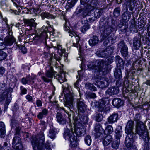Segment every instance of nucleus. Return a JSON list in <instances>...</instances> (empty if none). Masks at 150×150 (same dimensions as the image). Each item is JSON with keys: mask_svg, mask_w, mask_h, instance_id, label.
I'll return each instance as SVG.
<instances>
[{"mask_svg": "<svg viewBox=\"0 0 150 150\" xmlns=\"http://www.w3.org/2000/svg\"><path fill=\"white\" fill-rule=\"evenodd\" d=\"M48 113V110L46 108H44L37 115L38 118L39 119H41L43 117L46 116Z\"/></svg>", "mask_w": 150, "mask_h": 150, "instance_id": "obj_29", "label": "nucleus"}, {"mask_svg": "<svg viewBox=\"0 0 150 150\" xmlns=\"http://www.w3.org/2000/svg\"><path fill=\"white\" fill-rule=\"evenodd\" d=\"M120 139H117L115 141H114L112 145V147L113 148L117 149L119 147V144Z\"/></svg>", "mask_w": 150, "mask_h": 150, "instance_id": "obj_46", "label": "nucleus"}, {"mask_svg": "<svg viewBox=\"0 0 150 150\" xmlns=\"http://www.w3.org/2000/svg\"><path fill=\"white\" fill-rule=\"evenodd\" d=\"M70 142V144L72 147H75L78 144L77 141V137L76 136L74 137L71 139V140H69Z\"/></svg>", "mask_w": 150, "mask_h": 150, "instance_id": "obj_37", "label": "nucleus"}, {"mask_svg": "<svg viewBox=\"0 0 150 150\" xmlns=\"http://www.w3.org/2000/svg\"><path fill=\"white\" fill-rule=\"evenodd\" d=\"M114 57H109L107 61L97 60L96 62V65L93 63L88 64L87 66L90 69L94 70L95 72H98L100 75H105L107 73L108 66L113 62Z\"/></svg>", "mask_w": 150, "mask_h": 150, "instance_id": "obj_2", "label": "nucleus"}, {"mask_svg": "<svg viewBox=\"0 0 150 150\" xmlns=\"http://www.w3.org/2000/svg\"><path fill=\"white\" fill-rule=\"evenodd\" d=\"M135 120L137 121V124H138V123L139 122H142V121H140V115L139 114H137L135 117Z\"/></svg>", "mask_w": 150, "mask_h": 150, "instance_id": "obj_59", "label": "nucleus"}, {"mask_svg": "<svg viewBox=\"0 0 150 150\" xmlns=\"http://www.w3.org/2000/svg\"><path fill=\"white\" fill-rule=\"evenodd\" d=\"M96 120L97 122H100L102 121L103 116L101 114H97L95 117Z\"/></svg>", "mask_w": 150, "mask_h": 150, "instance_id": "obj_45", "label": "nucleus"}, {"mask_svg": "<svg viewBox=\"0 0 150 150\" xmlns=\"http://www.w3.org/2000/svg\"><path fill=\"white\" fill-rule=\"evenodd\" d=\"M5 130V127L4 123L2 122H0V131H4Z\"/></svg>", "mask_w": 150, "mask_h": 150, "instance_id": "obj_57", "label": "nucleus"}, {"mask_svg": "<svg viewBox=\"0 0 150 150\" xmlns=\"http://www.w3.org/2000/svg\"><path fill=\"white\" fill-rule=\"evenodd\" d=\"M144 142V149L143 150H150L149 145L150 144L149 142V138H148L147 139L146 138H144L143 139Z\"/></svg>", "mask_w": 150, "mask_h": 150, "instance_id": "obj_38", "label": "nucleus"}, {"mask_svg": "<svg viewBox=\"0 0 150 150\" xmlns=\"http://www.w3.org/2000/svg\"><path fill=\"white\" fill-rule=\"evenodd\" d=\"M45 137L43 133L41 132L38 134L36 137L33 136L31 143L34 150H52L48 143L43 144Z\"/></svg>", "mask_w": 150, "mask_h": 150, "instance_id": "obj_3", "label": "nucleus"}, {"mask_svg": "<svg viewBox=\"0 0 150 150\" xmlns=\"http://www.w3.org/2000/svg\"><path fill=\"white\" fill-rule=\"evenodd\" d=\"M119 92V88L116 87H111L106 91V94L111 96L117 94Z\"/></svg>", "mask_w": 150, "mask_h": 150, "instance_id": "obj_22", "label": "nucleus"}, {"mask_svg": "<svg viewBox=\"0 0 150 150\" xmlns=\"http://www.w3.org/2000/svg\"><path fill=\"white\" fill-rule=\"evenodd\" d=\"M56 118L57 121L60 124L63 125L66 124V120L60 113L58 112L57 113Z\"/></svg>", "mask_w": 150, "mask_h": 150, "instance_id": "obj_27", "label": "nucleus"}, {"mask_svg": "<svg viewBox=\"0 0 150 150\" xmlns=\"http://www.w3.org/2000/svg\"><path fill=\"white\" fill-rule=\"evenodd\" d=\"M21 91V95L26 94L27 93V90L25 88H24L22 86H21L20 87Z\"/></svg>", "mask_w": 150, "mask_h": 150, "instance_id": "obj_54", "label": "nucleus"}, {"mask_svg": "<svg viewBox=\"0 0 150 150\" xmlns=\"http://www.w3.org/2000/svg\"><path fill=\"white\" fill-rule=\"evenodd\" d=\"M85 87L87 89H88L92 91H96V88L94 87L93 84L90 83H87L85 85Z\"/></svg>", "mask_w": 150, "mask_h": 150, "instance_id": "obj_40", "label": "nucleus"}, {"mask_svg": "<svg viewBox=\"0 0 150 150\" xmlns=\"http://www.w3.org/2000/svg\"><path fill=\"white\" fill-rule=\"evenodd\" d=\"M89 1V0H81L80 3L81 5L86 6L88 5L87 3Z\"/></svg>", "mask_w": 150, "mask_h": 150, "instance_id": "obj_58", "label": "nucleus"}, {"mask_svg": "<svg viewBox=\"0 0 150 150\" xmlns=\"http://www.w3.org/2000/svg\"><path fill=\"white\" fill-rule=\"evenodd\" d=\"M132 134H130V136L128 135L126 137L125 141V145L127 147H130L129 150H137L136 146L133 145V139Z\"/></svg>", "mask_w": 150, "mask_h": 150, "instance_id": "obj_8", "label": "nucleus"}, {"mask_svg": "<svg viewBox=\"0 0 150 150\" xmlns=\"http://www.w3.org/2000/svg\"><path fill=\"white\" fill-rule=\"evenodd\" d=\"M69 125L70 129H69L67 128H65L64 134V138L66 140H71V139L74 137L76 136L74 135L73 134V131L71 123H70Z\"/></svg>", "mask_w": 150, "mask_h": 150, "instance_id": "obj_9", "label": "nucleus"}, {"mask_svg": "<svg viewBox=\"0 0 150 150\" xmlns=\"http://www.w3.org/2000/svg\"><path fill=\"white\" fill-rule=\"evenodd\" d=\"M57 134L55 129L52 127H51L49 130L48 136L51 139H54Z\"/></svg>", "mask_w": 150, "mask_h": 150, "instance_id": "obj_34", "label": "nucleus"}, {"mask_svg": "<svg viewBox=\"0 0 150 150\" xmlns=\"http://www.w3.org/2000/svg\"><path fill=\"white\" fill-rule=\"evenodd\" d=\"M77 106L79 112H84L86 109V105L84 102L81 99L78 100L77 101Z\"/></svg>", "mask_w": 150, "mask_h": 150, "instance_id": "obj_15", "label": "nucleus"}, {"mask_svg": "<svg viewBox=\"0 0 150 150\" xmlns=\"http://www.w3.org/2000/svg\"><path fill=\"white\" fill-rule=\"evenodd\" d=\"M58 81L60 83H62L64 81H66V79L64 77H63L62 75H59L58 77Z\"/></svg>", "mask_w": 150, "mask_h": 150, "instance_id": "obj_55", "label": "nucleus"}, {"mask_svg": "<svg viewBox=\"0 0 150 150\" xmlns=\"http://www.w3.org/2000/svg\"><path fill=\"white\" fill-rule=\"evenodd\" d=\"M118 119V114L117 113L115 112L107 118V122L109 124H113L117 122Z\"/></svg>", "mask_w": 150, "mask_h": 150, "instance_id": "obj_21", "label": "nucleus"}, {"mask_svg": "<svg viewBox=\"0 0 150 150\" xmlns=\"http://www.w3.org/2000/svg\"><path fill=\"white\" fill-rule=\"evenodd\" d=\"M130 30L131 32L136 33L137 32L136 26L134 24H132L130 27Z\"/></svg>", "mask_w": 150, "mask_h": 150, "instance_id": "obj_52", "label": "nucleus"}, {"mask_svg": "<svg viewBox=\"0 0 150 150\" xmlns=\"http://www.w3.org/2000/svg\"><path fill=\"white\" fill-rule=\"evenodd\" d=\"M41 78L46 82H48L51 81V80L46 77L45 76H43L41 77Z\"/></svg>", "mask_w": 150, "mask_h": 150, "instance_id": "obj_63", "label": "nucleus"}, {"mask_svg": "<svg viewBox=\"0 0 150 150\" xmlns=\"http://www.w3.org/2000/svg\"><path fill=\"white\" fill-rule=\"evenodd\" d=\"M136 134H138L141 139H143L146 138L147 139L149 137L147 130L144 124L142 122H139L136 124L135 127Z\"/></svg>", "mask_w": 150, "mask_h": 150, "instance_id": "obj_6", "label": "nucleus"}, {"mask_svg": "<svg viewBox=\"0 0 150 150\" xmlns=\"http://www.w3.org/2000/svg\"><path fill=\"white\" fill-rule=\"evenodd\" d=\"M96 95L94 93H88L86 96V97L88 98H94L96 97Z\"/></svg>", "mask_w": 150, "mask_h": 150, "instance_id": "obj_48", "label": "nucleus"}, {"mask_svg": "<svg viewBox=\"0 0 150 150\" xmlns=\"http://www.w3.org/2000/svg\"><path fill=\"white\" fill-rule=\"evenodd\" d=\"M36 76H27V79L28 81V84H33L35 81Z\"/></svg>", "mask_w": 150, "mask_h": 150, "instance_id": "obj_36", "label": "nucleus"}, {"mask_svg": "<svg viewBox=\"0 0 150 150\" xmlns=\"http://www.w3.org/2000/svg\"><path fill=\"white\" fill-rule=\"evenodd\" d=\"M112 138L111 135H108L103 137L102 139V143L105 146H108L112 141Z\"/></svg>", "mask_w": 150, "mask_h": 150, "instance_id": "obj_23", "label": "nucleus"}, {"mask_svg": "<svg viewBox=\"0 0 150 150\" xmlns=\"http://www.w3.org/2000/svg\"><path fill=\"white\" fill-rule=\"evenodd\" d=\"M76 40V43L75 42H73V45L75 47H78L79 45V37L78 36H76L75 37Z\"/></svg>", "mask_w": 150, "mask_h": 150, "instance_id": "obj_51", "label": "nucleus"}, {"mask_svg": "<svg viewBox=\"0 0 150 150\" xmlns=\"http://www.w3.org/2000/svg\"><path fill=\"white\" fill-rule=\"evenodd\" d=\"M99 41L98 37L96 36H93L91 38L89 41V43L90 46H93L97 44Z\"/></svg>", "mask_w": 150, "mask_h": 150, "instance_id": "obj_28", "label": "nucleus"}, {"mask_svg": "<svg viewBox=\"0 0 150 150\" xmlns=\"http://www.w3.org/2000/svg\"><path fill=\"white\" fill-rule=\"evenodd\" d=\"M114 75L115 78L120 80L122 78V75L121 70L119 69H116L114 72Z\"/></svg>", "mask_w": 150, "mask_h": 150, "instance_id": "obj_35", "label": "nucleus"}, {"mask_svg": "<svg viewBox=\"0 0 150 150\" xmlns=\"http://www.w3.org/2000/svg\"><path fill=\"white\" fill-rule=\"evenodd\" d=\"M110 82L108 78L105 77H103L100 79V81L97 83L102 88H103L108 86Z\"/></svg>", "mask_w": 150, "mask_h": 150, "instance_id": "obj_20", "label": "nucleus"}, {"mask_svg": "<svg viewBox=\"0 0 150 150\" xmlns=\"http://www.w3.org/2000/svg\"><path fill=\"white\" fill-rule=\"evenodd\" d=\"M141 44V37L136 36L133 39V45L134 48L136 49H138Z\"/></svg>", "mask_w": 150, "mask_h": 150, "instance_id": "obj_24", "label": "nucleus"}, {"mask_svg": "<svg viewBox=\"0 0 150 150\" xmlns=\"http://www.w3.org/2000/svg\"><path fill=\"white\" fill-rule=\"evenodd\" d=\"M120 7H117L115 8L113 14L114 16L117 17L120 14Z\"/></svg>", "mask_w": 150, "mask_h": 150, "instance_id": "obj_44", "label": "nucleus"}, {"mask_svg": "<svg viewBox=\"0 0 150 150\" xmlns=\"http://www.w3.org/2000/svg\"><path fill=\"white\" fill-rule=\"evenodd\" d=\"M85 143L88 145L89 146L91 143V137L89 135H87L85 137L84 139Z\"/></svg>", "mask_w": 150, "mask_h": 150, "instance_id": "obj_42", "label": "nucleus"}, {"mask_svg": "<svg viewBox=\"0 0 150 150\" xmlns=\"http://www.w3.org/2000/svg\"><path fill=\"white\" fill-rule=\"evenodd\" d=\"M21 81L23 84L25 85L27 84H28V82L27 79V76L25 78L24 77L22 78L21 79Z\"/></svg>", "mask_w": 150, "mask_h": 150, "instance_id": "obj_56", "label": "nucleus"}, {"mask_svg": "<svg viewBox=\"0 0 150 150\" xmlns=\"http://www.w3.org/2000/svg\"><path fill=\"white\" fill-rule=\"evenodd\" d=\"M113 50V48L111 47H108L102 50L97 51L96 54L100 57H108L112 54Z\"/></svg>", "mask_w": 150, "mask_h": 150, "instance_id": "obj_7", "label": "nucleus"}, {"mask_svg": "<svg viewBox=\"0 0 150 150\" xmlns=\"http://www.w3.org/2000/svg\"><path fill=\"white\" fill-rule=\"evenodd\" d=\"M12 146L14 149L16 150L20 149L22 148L21 139L19 136H15L13 138Z\"/></svg>", "mask_w": 150, "mask_h": 150, "instance_id": "obj_11", "label": "nucleus"}, {"mask_svg": "<svg viewBox=\"0 0 150 150\" xmlns=\"http://www.w3.org/2000/svg\"><path fill=\"white\" fill-rule=\"evenodd\" d=\"M118 47L121 49V52L122 56L126 57L128 54V48L125 45L123 41H122L118 44Z\"/></svg>", "mask_w": 150, "mask_h": 150, "instance_id": "obj_13", "label": "nucleus"}, {"mask_svg": "<svg viewBox=\"0 0 150 150\" xmlns=\"http://www.w3.org/2000/svg\"><path fill=\"white\" fill-rule=\"evenodd\" d=\"M90 28V25L88 24H86L83 26L81 29V31L83 33H85Z\"/></svg>", "mask_w": 150, "mask_h": 150, "instance_id": "obj_47", "label": "nucleus"}, {"mask_svg": "<svg viewBox=\"0 0 150 150\" xmlns=\"http://www.w3.org/2000/svg\"><path fill=\"white\" fill-rule=\"evenodd\" d=\"M24 23L25 26V27H27V28H25L27 30H31L32 29V27L35 25V20L33 19L25 20H24Z\"/></svg>", "mask_w": 150, "mask_h": 150, "instance_id": "obj_16", "label": "nucleus"}, {"mask_svg": "<svg viewBox=\"0 0 150 150\" xmlns=\"http://www.w3.org/2000/svg\"><path fill=\"white\" fill-rule=\"evenodd\" d=\"M134 122L132 120L129 121L126 125L125 129V133L128 135L133 134L132 130L134 128Z\"/></svg>", "mask_w": 150, "mask_h": 150, "instance_id": "obj_14", "label": "nucleus"}, {"mask_svg": "<svg viewBox=\"0 0 150 150\" xmlns=\"http://www.w3.org/2000/svg\"><path fill=\"white\" fill-rule=\"evenodd\" d=\"M54 42H53V44H51V46H52L54 48H56V49L58 50H60L61 51V49H62V47L59 44H55Z\"/></svg>", "mask_w": 150, "mask_h": 150, "instance_id": "obj_50", "label": "nucleus"}, {"mask_svg": "<svg viewBox=\"0 0 150 150\" xmlns=\"http://www.w3.org/2000/svg\"><path fill=\"white\" fill-rule=\"evenodd\" d=\"M79 81H77L76 82L74 83V87L77 89L79 92L80 89L79 87Z\"/></svg>", "mask_w": 150, "mask_h": 150, "instance_id": "obj_62", "label": "nucleus"}, {"mask_svg": "<svg viewBox=\"0 0 150 150\" xmlns=\"http://www.w3.org/2000/svg\"><path fill=\"white\" fill-rule=\"evenodd\" d=\"M36 104L38 107H41L42 105V101L40 100H37L36 101Z\"/></svg>", "mask_w": 150, "mask_h": 150, "instance_id": "obj_64", "label": "nucleus"}, {"mask_svg": "<svg viewBox=\"0 0 150 150\" xmlns=\"http://www.w3.org/2000/svg\"><path fill=\"white\" fill-rule=\"evenodd\" d=\"M55 73L53 70L50 69L47 71L46 73V75L48 77L52 78L54 75L55 74Z\"/></svg>", "mask_w": 150, "mask_h": 150, "instance_id": "obj_43", "label": "nucleus"}, {"mask_svg": "<svg viewBox=\"0 0 150 150\" xmlns=\"http://www.w3.org/2000/svg\"><path fill=\"white\" fill-rule=\"evenodd\" d=\"M47 36L46 37H45V45L48 47H53L52 46H51V44H53V43L50 42L49 44V43L47 42Z\"/></svg>", "mask_w": 150, "mask_h": 150, "instance_id": "obj_61", "label": "nucleus"}, {"mask_svg": "<svg viewBox=\"0 0 150 150\" xmlns=\"http://www.w3.org/2000/svg\"><path fill=\"white\" fill-rule=\"evenodd\" d=\"M61 18H63V19L65 21V23L64 25V30L66 31H67L69 30V27L67 26H66V23L67 22V19L66 18L65 16L64 15H63L61 17Z\"/></svg>", "mask_w": 150, "mask_h": 150, "instance_id": "obj_49", "label": "nucleus"}, {"mask_svg": "<svg viewBox=\"0 0 150 150\" xmlns=\"http://www.w3.org/2000/svg\"><path fill=\"white\" fill-rule=\"evenodd\" d=\"M8 144L6 142L4 143V146L2 147L1 148V150H8V148L7 147Z\"/></svg>", "mask_w": 150, "mask_h": 150, "instance_id": "obj_60", "label": "nucleus"}, {"mask_svg": "<svg viewBox=\"0 0 150 150\" xmlns=\"http://www.w3.org/2000/svg\"><path fill=\"white\" fill-rule=\"evenodd\" d=\"M97 103L98 107L99 108V111L100 112L105 110V101L103 100H100L96 103Z\"/></svg>", "mask_w": 150, "mask_h": 150, "instance_id": "obj_25", "label": "nucleus"}, {"mask_svg": "<svg viewBox=\"0 0 150 150\" xmlns=\"http://www.w3.org/2000/svg\"><path fill=\"white\" fill-rule=\"evenodd\" d=\"M99 29L102 36V39H104L113 31V28L108 21L102 19L99 22Z\"/></svg>", "mask_w": 150, "mask_h": 150, "instance_id": "obj_5", "label": "nucleus"}, {"mask_svg": "<svg viewBox=\"0 0 150 150\" xmlns=\"http://www.w3.org/2000/svg\"><path fill=\"white\" fill-rule=\"evenodd\" d=\"M91 8V6L90 5L85 6V8L83 9V15L85 16H89L91 14V11L92 10Z\"/></svg>", "mask_w": 150, "mask_h": 150, "instance_id": "obj_31", "label": "nucleus"}, {"mask_svg": "<svg viewBox=\"0 0 150 150\" xmlns=\"http://www.w3.org/2000/svg\"><path fill=\"white\" fill-rule=\"evenodd\" d=\"M15 41V38L11 35L7 36L4 39V44L6 47L11 45Z\"/></svg>", "mask_w": 150, "mask_h": 150, "instance_id": "obj_17", "label": "nucleus"}, {"mask_svg": "<svg viewBox=\"0 0 150 150\" xmlns=\"http://www.w3.org/2000/svg\"><path fill=\"white\" fill-rule=\"evenodd\" d=\"M126 3V11L124 12L122 15V18L124 21L127 22L130 19L131 14L133 12H131L128 11L129 10L133 12L136 9L138 4V1L136 0H125Z\"/></svg>", "mask_w": 150, "mask_h": 150, "instance_id": "obj_4", "label": "nucleus"}, {"mask_svg": "<svg viewBox=\"0 0 150 150\" xmlns=\"http://www.w3.org/2000/svg\"><path fill=\"white\" fill-rule=\"evenodd\" d=\"M112 104L115 107H119L123 104V102L120 99L115 98L112 100Z\"/></svg>", "mask_w": 150, "mask_h": 150, "instance_id": "obj_26", "label": "nucleus"}, {"mask_svg": "<svg viewBox=\"0 0 150 150\" xmlns=\"http://www.w3.org/2000/svg\"><path fill=\"white\" fill-rule=\"evenodd\" d=\"M94 10V16L96 18H98L101 16L103 13L102 8H95Z\"/></svg>", "mask_w": 150, "mask_h": 150, "instance_id": "obj_33", "label": "nucleus"}, {"mask_svg": "<svg viewBox=\"0 0 150 150\" xmlns=\"http://www.w3.org/2000/svg\"><path fill=\"white\" fill-rule=\"evenodd\" d=\"M47 32L43 29H41L40 31L37 34L35 35L34 34L31 35H29V39L31 41H33L35 40H37L40 38H43L47 36Z\"/></svg>", "mask_w": 150, "mask_h": 150, "instance_id": "obj_10", "label": "nucleus"}, {"mask_svg": "<svg viewBox=\"0 0 150 150\" xmlns=\"http://www.w3.org/2000/svg\"><path fill=\"white\" fill-rule=\"evenodd\" d=\"M13 89L12 88H10L6 89L3 93V95H5V97L2 100L5 99V98H6L7 99V102L6 103V105L8 106L9 104V103L10 101L11 100V93L13 92Z\"/></svg>", "mask_w": 150, "mask_h": 150, "instance_id": "obj_18", "label": "nucleus"}, {"mask_svg": "<svg viewBox=\"0 0 150 150\" xmlns=\"http://www.w3.org/2000/svg\"><path fill=\"white\" fill-rule=\"evenodd\" d=\"M122 132V128L121 126H118L116 128L115 131V137L117 139H120L121 137Z\"/></svg>", "mask_w": 150, "mask_h": 150, "instance_id": "obj_30", "label": "nucleus"}, {"mask_svg": "<svg viewBox=\"0 0 150 150\" xmlns=\"http://www.w3.org/2000/svg\"><path fill=\"white\" fill-rule=\"evenodd\" d=\"M113 131V129L112 126L109 125L104 130V132L105 134H111L112 133Z\"/></svg>", "mask_w": 150, "mask_h": 150, "instance_id": "obj_39", "label": "nucleus"}, {"mask_svg": "<svg viewBox=\"0 0 150 150\" xmlns=\"http://www.w3.org/2000/svg\"><path fill=\"white\" fill-rule=\"evenodd\" d=\"M5 47L4 41L0 38V61L5 59L7 56V54L1 50Z\"/></svg>", "mask_w": 150, "mask_h": 150, "instance_id": "obj_12", "label": "nucleus"}, {"mask_svg": "<svg viewBox=\"0 0 150 150\" xmlns=\"http://www.w3.org/2000/svg\"><path fill=\"white\" fill-rule=\"evenodd\" d=\"M48 15L49 13L46 12H42L41 13V16L42 19L46 18H48Z\"/></svg>", "mask_w": 150, "mask_h": 150, "instance_id": "obj_53", "label": "nucleus"}, {"mask_svg": "<svg viewBox=\"0 0 150 150\" xmlns=\"http://www.w3.org/2000/svg\"><path fill=\"white\" fill-rule=\"evenodd\" d=\"M116 62L120 66L122 67L124 62L122 59L119 56H117L116 57Z\"/></svg>", "mask_w": 150, "mask_h": 150, "instance_id": "obj_41", "label": "nucleus"}, {"mask_svg": "<svg viewBox=\"0 0 150 150\" xmlns=\"http://www.w3.org/2000/svg\"><path fill=\"white\" fill-rule=\"evenodd\" d=\"M68 93H66V95L64 93L65 97L66 99L69 100L64 104L65 106L67 107L70 110V112H68L63 107H57L58 109L59 110H61L64 111V112L66 113L68 116V118L69 121H71V117L72 116V119L74 120V132L76 135L78 136H81V135L84 132L85 129L81 125H77V121H76L74 118V112L73 111L74 110V106L73 103V98L72 94L69 91H68Z\"/></svg>", "mask_w": 150, "mask_h": 150, "instance_id": "obj_1", "label": "nucleus"}, {"mask_svg": "<svg viewBox=\"0 0 150 150\" xmlns=\"http://www.w3.org/2000/svg\"><path fill=\"white\" fill-rule=\"evenodd\" d=\"M95 131L96 132L95 135L97 137H99L104 132V129L100 123H97L95 127Z\"/></svg>", "mask_w": 150, "mask_h": 150, "instance_id": "obj_19", "label": "nucleus"}, {"mask_svg": "<svg viewBox=\"0 0 150 150\" xmlns=\"http://www.w3.org/2000/svg\"><path fill=\"white\" fill-rule=\"evenodd\" d=\"M129 73H128L126 75V78L127 79L125 80L124 82V86H125V88H124L123 89V92L124 93H128L131 90V89L130 88H126L127 86H126L125 84H127L129 83V81L128 80V78H129Z\"/></svg>", "mask_w": 150, "mask_h": 150, "instance_id": "obj_32", "label": "nucleus"}]
</instances>
